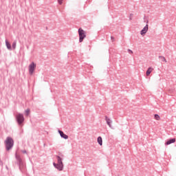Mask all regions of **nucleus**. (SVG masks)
<instances>
[{
	"label": "nucleus",
	"instance_id": "nucleus-15",
	"mask_svg": "<svg viewBox=\"0 0 176 176\" xmlns=\"http://www.w3.org/2000/svg\"><path fill=\"white\" fill-rule=\"evenodd\" d=\"M25 112L26 116H28V115H30V109H27Z\"/></svg>",
	"mask_w": 176,
	"mask_h": 176
},
{
	"label": "nucleus",
	"instance_id": "nucleus-17",
	"mask_svg": "<svg viewBox=\"0 0 176 176\" xmlns=\"http://www.w3.org/2000/svg\"><path fill=\"white\" fill-rule=\"evenodd\" d=\"M16 157L17 160H19V162L21 161V159L20 158V155H17V154H16Z\"/></svg>",
	"mask_w": 176,
	"mask_h": 176
},
{
	"label": "nucleus",
	"instance_id": "nucleus-11",
	"mask_svg": "<svg viewBox=\"0 0 176 176\" xmlns=\"http://www.w3.org/2000/svg\"><path fill=\"white\" fill-rule=\"evenodd\" d=\"M98 142L99 145L102 146V138L99 136L98 138Z\"/></svg>",
	"mask_w": 176,
	"mask_h": 176
},
{
	"label": "nucleus",
	"instance_id": "nucleus-21",
	"mask_svg": "<svg viewBox=\"0 0 176 176\" xmlns=\"http://www.w3.org/2000/svg\"><path fill=\"white\" fill-rule=\"evenodd\" d=\"M0 164H2V161H1V160H0Z\"/></svg>",
	"mask_w": 176,
	"mask_h": 176
},
{
	"label": "nucleus",
	"instance_id": "nucleus-8",
	"mask_svg": "<svg viewBox=\"0 0 176 176\" xmlns=\"http://www.w3.org/2000/svg\"><path fill=\"white\" fill-rule=\"evenodd\" d=\"M175 141H176L175 138L170 139L165 143V145H170L171 144H174Z\"/></svg>",
	"mask_w": 176,
	"mask_h": 176
},
{
	"label": "nucleus",
	"instance_id": "nucleus-6",
	"mask_svg": "<svg viewBox=\"0 0 176 176\" xmlns=\"http://www.w3.org/2000/svg\"><path fill=\"white\" fill-rule=\"evenodd\" d=\"M148 24L146 25V26L140 31V35L144 36V35H145V34L148 32Z\"/></svg>",
	"mask_w": 176,
	"mask_h": 176
},
{
	"label": "nucleus",
	"instance_id": "nucleus-9",
	"mask_svg": "<svg viewBox=\"0 0 176 176\" xmlns=\"http://www.w3.org/2000/svg\"><path fill=\"white\" fill-rule=\"evenodd\" d=\"M6 46L8 50H12V45H10V43L8 40H6Z\"/></svg>",
	"mask_w": 176,
	"mask_h": 176
},
{
	"label": "nucleus",
	"instance_id": "nucleus-5",
	"mask_svg": "<svg viewBox=\"0 0 176 176\" xmlns=\"http://www.w3.org/2000/svg\"><path fill=\"white\" fill-rule=\"evenodd\" d=\"M35 67H36V65H35V63H34V62H32L29 65V74L30 75H32V74H34V71H35Z\"/></svg>",
	"mask_w": 176,
	"mask_h": 176
},
{
	"label": "nucleus",
	"instance_id": "nucleus-16",
	"mask_svg": "<svg viewBox=\"0 0 176 176\" xmlns=\"http://www.w3.org/2000/svg\"><path fill=\"white\" fill-rule=\"evenodd\" d=\"M160 58H161L162 61L167 63V60H166V58H164V56H160Z\"/></svg>",
	"mask_w": 176,
	"mask_h": 176
},
{
	"label": "nucleus",
	"instance_id": "nucleus-3",
	"mask_svg": "<svg viewBox=\"0 0 176 176\" xmlns=\"http://www.w3.org/2000/svg\"><path fill=\"white\" fill-rule=\"evenodd\" d=\"M78 34H79V42L82 43L83 42V39L86 38V32L82 29V28H80L78 29Z\"/></svg>",
	"mask_w": 176,
	"mask_h": 176
},
{
	"label": "nucleus",
	"instance_id": "nucleus-18",
	"mask_svg": "<svg viewBox=\"0 0 176 176\" xmlns=\"http://www.w3.org/2000/svg\"><path fill=\"white\" fill-rule=\"evenodd\" d=\"M63 1L64 0H58L59 5H63Z\"/></svg>",
	"mask_w": 176,
	"mask_h": 176
},
{
	"label": "nucleus",
	"instance_id": "nucleus-12",
	"mask_svg": "<svg viewBox=\"0 0 176 176\" xmlns=\"http://www.w3.org/2000/svg\"><path fill=\"white\" fill-rule=\"evenodd\" d=\"M106 122H107L108 126H109V127H111V119H109L108 117H106Z\"/></svg>",
	"mask_w": 176,
	"mask_h": 176
},
{
	"label": "nucleus",
	"instance_id": "nucleus-14",
	"mask_svg": "<svg viewBox=\"0 0 176 176\" xmlns=\"http://www.w3.org/2000/svg\"><path fill=\"white\" fill-rule=\"evenodd\" d=\"M16 41H14L13 43H12V49L14 50H16Z\"/></svg>",
	"mask_w": 176,
	"mask_h": 176
},
{
	"label": "nucleus",
	"instance_id": "nucleus-10",
	"mask_svg": "<svg viewBox=\"0 0 176 176\" xmlns=\"http://www.w3.org/2000/svg\"><path fill=\"white\" fill-rule=\"evenodd\" d=\"M152 71H153V68L148 67L146 72V76H149V75H151V73L152 72Z\"/></svg>",
	"mask_w": 176,
	"mask_h": 176
},
{
	"label": "nucleus",
	"instance_id": "nucleus-2",
	"mask_svg": "<svg viewBox=\"0 0 176 176\" xmlns=\"http://www.w3.org/2000/svg\"><path fill=\"white\" fill-rule=\"evenodd\" d=\"M58 163H54V166L57 170H59V171H63V168L64 167V164H63V161L61 160V157L60 156H56Z\"/></svg>",
	"mask_w": 176,
	"mask_h": 176
},
{
	"label": "nucleus",
	"instance_id": "nucleus-7",
	"mask_svg": "<svg viewBox=\"0 0 176 176\" xmlns=\"http://www.w3.org/2000/svg\"><path fill=\"white\" fill-rule=\"evenodd\" d=\"M58 133L62 138H64L65 140H68V135H65L64 132H63V131H58Z\"/></svg>",
	"mask_w": 176,
	"mask_h": 176
},
{
	"label": "nucleus",
	"instance_id": "nucleus-4",
	"mask_svg": "<svg viewBox=\"0 0 176 176\" xmlns=\"http://www.w3.org/2000/svg\"><path fill=\"white\" fill-rule=\"evenodd\" d=\"M16 120L18 124H21L24 122V116L21 113H18L16 116Z\"/></svg>",
	"mask_w": 176,
	"mask_h": 176
},
{
	"label": "nucleus",
	"instance_id": "nucleus-22",
	"mask_svg": "<svg viewBox=\"0 0 176 176\" xmlns=\"http://www.w3.org/2000/svg\"><path fill=\"white\" fill-rule=\"evenodd\" d=\"M133 16V14H131V17H132Z\"/></svg>",
	"mask_w": 176,
	"mask_h": 176
},
{
	"label": "nucleus",
	"instance_id": "nucleus-13",
	"mask_svg": "<svg viewBox=\"0 0 176 176\" xmlns=\"http://www.w3.org/2000/svg\"><path fill=\"white\" fill-rule=\"evenodd\" d=\"M154 118L155 119V120H160V116H159V115L157 114H155Z\"/></svg>",
	"mask_w": 176,
	"mask_h": 176
},
{
	"label": "nucleus",
	"instance_id": "nucleus-19",
	"mask_svg": "<svg viewBox=\"0 0 176 176\" xmlns=\"http://www.w3.org/2000/svg\"><path fill=\"white\" fill-rule=\"evenodd\" d=\"M128 52L130 53V54H133V52L131 50H129Z\"/></svg>",
	"mask_w": 176,
	"mask_h": 176
},
{
	"label": "nucleus",
	"instance_id": "nucleus-1",
	"mask_svg": "<svg viewBox=\"0 0 176 176\" xmlns=\"http://www.w3.org/2000/svg\"><path fill=\"white\" fill-rule=\"evenodd\" d=\"M6 148L7 151H10L12 148H13V145H14V142L13 139L10 137H8L5 141Z\"/></svg>",
	"mask_w": 176,
	"mask_h": 176
},
{
	"label": "nucleus",
	"instance_id": "nucleus-20",
	"mask_svg": "<svg viewBox=\"0 0 176 176\" xmlns=\"http://www.w3.org/2000/svg\"><path fill=\"white\" fill-rule=\"evenodd\" d=\"M23 153H27V151L25 150L22 151Z\"/></svg>",
	"mask_w": 176,
	"mask_h": 176
}]
</instances>
